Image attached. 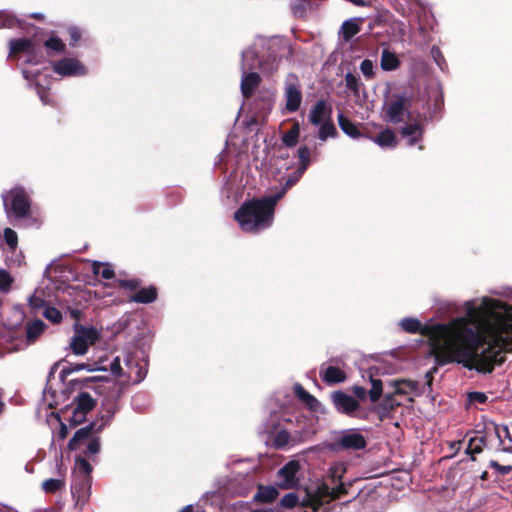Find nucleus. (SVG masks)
<instances>
[{
    "instance_id": "obj_49",
    "label": "nucleus",
    "mask_w": 512,
    "mask_h": 512,
    "mask_svg": "<svg viewBox=\"0 0 512 512\" xmlns=\"http://www.w3.org/2000/svg\"><path fill=\"white\" fill-rule=\"evenodd\" d=\"M67 33L69 35V45L76 47L82 37L81 29L76 26H70L67 28Z\"/></svg>"
},
{
    "instance_id": "obj_2",
    "label": "nucleus",
    "mask_w": 512,
    "mask_h": 512,
    "mask_svg": "<svg viewBox=\"0 0 512 512\" xmlns=\"http://www.w3.org/2000/svg\"><path fill=\"white\" fill-rule=\"evenodd\" d=\"M280 196L254 198L244 202L234 213V219L244 232L257 233L271 226L275 206Z\"/></svg>"
},
{
    "instance_id": "obj_39",
    "label": "nucleus",
    "mask_w": 512,
    "mask_h": 512,
    "mask_svg": "<svg viewBox=\"0 0 512 512\" xmlns=\"http://www.w3.org/2000/svg\"><path fill=\"white\" fill-rule=\"evenodd\" d=\"M65 485L64 480L49 478L42 483V488L46 493L54 494Z\"/></svg>"
},
{
    "instance_id": "obj_42",
    "label": "nucleus",
    "mask_w": 512,
    "mask_h": 512,
    "mask_svg": "<svg viewBox=\"0 0 512 512\" xmlns=\"http://www.w3.org/2000/svg\"><path fill=\"white\" fill-rule=\"evenodd\" d=\"M400 405L399 402L395 399L394 393L386 394L380 403L379 407L385 412L393 411L396 407Z\"/></svg>"
},
{
    "instance_id": "obj_53",
    "label": "nucleus",
    "mask_w": 512,
    "mask_h": 512,
    "mask_svg": "<svg viewBox=\"0 0 512 512\" xmlns=\"http://www.w3.org/2000/svg\"><path fill=\"white\" fill-rule=\"evenodd\" d=\"M310 503H308L309 508H311L314 512H317L320 510V508L325 504L324 499L319 498L315 496L314 494H311L309 496ZM330 501H326V503H329Z\"/></svg>"
},
{
    "instance_id": "obj_5",
    "label": "nucleus",
    "mask_w": 512,
    "mask_h": 512,
    "mask_svg": "<svg viewBox=\"0 0 512 512\" xmlns=\"http://www.w3.org/2000/svg\"><path fill=\"white\" fill-rule=\"evenodd\" d=\"M412 106V96L407 92L393 93L383 106V119L390 123H400L404 121V116H411L410 108Z\"/></svg>"
},
{
    "instance_id": "obj_45",
    "label": "nucleus",
    "mask_w": 512,
    "mask_h": 512,
    "mask_svg": "<svg viewBox=\"0 0 512 512\" xmlns=\"http://www.w3.org/2000/svg\"><path fill=\"white\" fill-rule=\"evenodd\" d=\"M290 433L285 430H279L273 440V444L276 448L280 449L285 447L289 443Z\"/></svg>"
},
{
    "instance_id": "obj_20",
    "label": "nucleus",
    "mask_w": 512,
    "mask_h": 512,
    "mask_svg": "<svg viewBox=\"0 0 512 512\" xmlns=\"http://www.w3.org/2000/svg\"><path fill=\"white\" fill-rule=\"evenodd\" d=\"M294 393L300 401L305 403L306 407L310 411H318L320 407V402L317 400L316 397H314L312 394L306 391L301 384L297 383L294 385Z\"/></svg>"
},
{
    "instance_id": "obj_34",
    "label": "nucleus",
    "mask_w": 512,
    "mask_h": 512,
    "mask_svg": "<svg viewBox=\"0 0 512 512\" xmlns=\"http://www.w3.org/2000/svg\"><path fill=\"white\" fill-rule=\"evenodd\" d=\"M484 437H472L467 445L466 453L471 455V460L475 461V454H479L483 451V446L485 445Z\"/></svg>"
},
{
    "instance_id": "obj_54",
    "label": "nucleus",
    "mask_w": 512,
    "mask_h": 512,
    "mask_svg": "<svg viewBox=\"0 0 512 512\" xmlns=\"http://www.w3.org/2000/svg\"><path fill=\"white\" fill-rule=\"evenodd\" d=\"M490 467L495 469L501 475H508L512 472L511 465H501L497 461L491 460Z\"/></svg>"
},
{
    "instance_id": "obj_59",
    "label": "nucleus",
    "mask_w": 512,
    "mask_h": 512,
    "mask_svg": "<svg viewBox=\"0 0 512 512\" xmlns=\"http://www.w3.org/2000/svg\"><path fill=\"white\" fill-rule=\"evenodd\" d=\"M351 391L358 400H365L368 394L364 387L358 385H354Z\"/></svg>"
},
{
    "instance_id": "obj_44",
    "label": "nucleus",
    "mask_w": 512,
    "mask_h": 512,
    "mask_svg": "<svg viewBox=\"0 0 512 512\" xmlns=\"http://www.w3.org/2000/svg\"><path fill=\"white\" fill-rule=\"evenodd\" d=\"M118 286L122 289L129 290V291H136L140 288L142 281L137 278L133 279H119L117 281Z\"/></svg>"
},
{
    "instance_id": "obj_31",
    "label": "nucleus",
    "mask_w": 512,
    "mask_h": 512,
    "mask_svg": "<svg viewBox=\"0 0 512 512\" xmlns=\"http://www.w3.org/2000/svg\"><path fill=\"white\" fill-rule=\"evenodd\" d=\"M304 171L297 168L283 183L282 189L278 191L274 196H280V199L285 195V193L292 188L303 176Z\"/></svg>"
},
{
    "instance_id": "obj_30",
    "label": "nucleus",
    "mask_w": 512,
    "mask_h": 512,
    "mask_svg": "<svg viewBox=\"0 0 512 512\" xmlns=\"http://www.w3.org/2000/svg\"><path fill=\"white\" fill-rule=\"evenodd\" d=\"M92 470L93 468L88 460L82 456L76 457L73 475L92 477Z\"/></svg>"
},
{
    "instance_id": "obj_64",
    "label": "nucleus",
    "mask_w": 512,
    "mask_h": 512,
    "mask_svg": "<svg viewBox=\"0 0 512 512\" xmlns=\"http://www.w3.org/2000/svg\"><path fill=\"white\" fill-rule=\"evenodd\" d=\"M70 315L73 319L79 321L82 317V312L79 309H70Z\"/></svg>"
},
{
    "instance_id": "obj_13",
    "label": "nucleus",
    "mask_w": 512,
    "mask_h": 512,
    "mask_svg": "<svg viewBox=\"0 0 512 512\" xmlns=\"http://www.w3.org/2000/svg\"><path fill=\"white\" fill-rule=\"evenodd\" d=\"M34 44L35 41H33L30 38L11 39L8 43V59L19 60L22 54H28V52L30 51Z\"/></svg>"
},
{
    "instance_id": "obj_21",
    "label": "nucleus",
    "mask_w": 512,
    "mask_h": 512,
    "mask_svg": "<svg viewBox=\"0 0 512 512\" xmlns=\"http://www.w3.org/2000/svg\"><path fill=\"white\" fill-rule=\"evenodd\" d=\"M128 377L135 383L141 382L147 375V368L134 358L128 357L126 361Z\"/></svg>"
},
{
    "instance_id": "obj_14",
    "label": "nucleus",
    "mask_w": 512,
    "mask_h": 512,
    "mask_svg": "<svg viewBox=\"0 0 512 512\" xmlns=\"http://www.w3.org/2000/svg\"><path fill=\"white\" fill-rule=\"evenodd\" d=\"M332 107L325 100H319L309 113V121L313 125H319L331 119Z\"/></svg>"
},
{
    "instance_id": "obj_60",
    "label": "nucleus",
    "mask_w": 512,
    "mask_h": 512,
    "mask_svg": "<svg viewBox=\"0 0 512 512\" xmlns=\"http://www.w3.org/2000/svg\"><path fill=\"white\" fill-rule=\"evenodd\" d=\"M110 370L115 376H122L123 370L121 367L120 359L119 357H116L110 364Z\"/></svg>"
},
{
    "instance_id": "obj_43",
    "label": "nucleus",
    "mask_w": 512,
    "mask_h": 512,
    "mask_svg": "<svg viewBox=\"0 0 512 512\" xmlns=\"http://www.w3.org/2000/svg\"><path fill=\"white\" fill-rule=\"evenodd\" d=\"M298 158L300 161L298 168L305 172L310 164V150L307 146L298 149Z\"/></svg>"
},
{
    "instance_id": "obj_40",
    "label": "nucleus",
    "mask_w": 512,
    "mask_h": 512,
    "mask_svg": "<svg viewBox=\"0 0 512 512\" xmlns=\"http://www.w3.org/2000/svg\"><path fill=\"white\" fill-rule=\"evenodd\" d=\"M3 236H4V241L8 245L9 249L12 252L15 251L18 246L17 233L13 229L7 227L3 231Z\"/></svg>"
},
{
    "instance_id": "obj_23",
    "label": "nucleus",
    "mask_w": 512,
    "mask_h": 512,
    "mask_svg": "<svg viewBox=\"0 0 512 512\" xmlns=\"http://www.w3.org/2000/svg\"><path fill=\"white\" fill-rule=\"evenodd\" d=\"M338 124L341 130L350 136L351 138L357 139L362 136L359 128L355 123H353L348 117H346L343 113L338 115Z\"/></svg>"
},
{
    "instance_id": "obj_38",
    "label": "nucleus",
    "mask_w": 512,
    "mask_h": 512,
    "mask_svg": "<svg viewBox=\"0 0 512 512\" xmlns=\"http://www.w3.org/2000/svg\"><path fill=\"white\" fill-rule=\"evenodd\" d=\"M337 130L331 119L322 123L319 128V138L322 141L327 140L328 137H335Z\"/></svg>"
},
{
    "instance_id": "obj_25",
    "label": "nucleus",
    "mask_w": 512,
    "mask_h": 512,
    "mask_svg": "<svg viewBox=\"0 0 512 512\" xmlns=\"http://www.w3.org/2000/svg\"><path fill=\"white\" fill-rule=\"evenodd\" d=\"M372 140L382 148H393L397 145L396 135L390 128L381 131L377 136L373 137Z\"/></svg>"
},
{
    "instance_id": "obj_6",
    "label": "nucleus",
    "mask_w": 512,
    "mask_h": 512,
    "mask_svg": "<svg viewBox=\"0 0 512 512\" xmlns=\"http://www.w3.org/2000/svg\"><path fill=\"white\" fill-rule=\"evenodd\" d=\"M367 440L356 429L344 430L339 437L328 445L333 452L357 451L365 449Z\"/></svg>"
},
{
    "instance_id": "obj_11",
    "label": "nucleus",
    "mask_w": 512,
    "mask_h": 512,
    "mask_svg": "<svg viewBox=\"0 0 512 512\" xmlns=\"http://www.w3.org/2000/svg\"><path fill=\"white\" fill-rule=\"evenodd\" d=\"M53 71L61 76H80L86 73L85 66L75 58H62L52 65Z\"/></svg>"
},
{
    "instance_id": "obj_19",
    "label": "nucleus",
    "mask_w": 512,
    "mask_h": 512,
    "mask_svg": "<svg viewBox=\"0 0 512 512\" xmlns=\"http://www.w3.org/2000/svg\"><path fill=\"white\" fill-rule=\"evenodd\" d=\"M158 290L154 285L139 289L130 297L131 302L150 304L157 300Z\"/></svg>"
},
{
    "instance_id": "obj_7",
    "label": "nucleus",
    "mask_w": 512,
    "mask_h": 512,
    "mask_svg": "<svg viewBox=\"0 0 512 512\" xmlns=\"http://www.w3.org/2000/svg\"><path fill=\"white\" fill-rule=\"evenodd\" d=\"M74 332L70 348L76 355L86 354L89 346L95 344L99 338L98 331L94 327H86L79 323H75Z\"/></svg>"
},
{
    "instance_id": "obj_33",
    "label": "nucleus",
    "mask_w": 512,
    "mask_h": 512,
    "mask_svg": "<svg viewBox=\"0 0 512 512\" xmlns=\"http://www.w3.org/2000/svg\"><path fill=\"white\" fill-rule=\"evenodd\" d=\"M300 135V125L298 122H295L290 130L286 132L281 140L287 147H294L297 142Z\"/></svg>"
},
{
    "instance_id": "obj_36",
    "label": "nucleus",
    "mask_w": 512,
    "mask_h": 512,
    "mask_svg": "<svg viewBox=\"0 0 512 512\" xmlns=\"http://www.w3.org/2000/svg\"><path fill=\"white\" fill-rule=\"evenodd\" d=\"M402 384H404L407 387H409V389L412 390V391L416 390L417 387H418V383L416 381H411V380L400 379V380H393V381L389 382V385L391 387L395 388V390L393 392L395 395H405L407 393L401 387Z\"/></svg>"
},
{
    "instance_id": "obj_51",
    "label": "nucleus",
    "mask_w": 512,
    "mask_h": 512,
    "mask_svg": "<svg viewBox=\"0 0 512 512\" xmlns=\"http://www.w3.org/2000/svg\"><path fill=\"white\" fill-rule=\"evenodd\" d=\"M360 70L366 79H372L374 77V65L370 59H365L360 64Z\"/></svg>"
},
{
    "instance_id": "obj_28",
    "label": "nucleus",
    "mask_w": 512,
    "mask_h": 512,
    "mask_svg": "<svg viewBox=\"0 0 512 512\" xmlns=\"http://www.w3.org/2000/svg\"><path fill=\"white\" fill-rule=\"evenodd\" d=\"M342 37L345 41L351 40L360 32V25L357 19H350L343 22L341 26Z\"/></svg>"
},
{
    "instance_id": "obj_48",
    "label": "nucleus",
    "mask_w": 512,
    "mask_h": 512,
    "mask_svg": "<svg viewBox=\"0 0 512 512\" xmlns=\"http://www.w3.org/2000/svg\"><path fill=\"white\" fill-rule=\"evenodd\" d=\"M43 316L52 323L58 324L62 321L61 312L55 307H47L43 312Z\"/></svg>"
},
{
    "instance_id": "obj_32",
    "label": "nucleus",
    "mask_w": 512,
    "mask_h": 512,
    "mask_svg": "<svg viewBox=\"0 0 512 512\" xmlns=\"http://www.w3.org/2000/svg\"><path fill=\"white\" fill-rule=\"evenodd\" d=\"M92 272L96 276H101L103 279L110 280L114 278L115 272L108 264H103L94 261L92 264Z\"/></svg>"
},
{
    "instance_id": "obj_16",
    "label": "nucleus",
    "mask_w": 512,
    "mask_h": 512,
    "mask_svg": "<svg viewBox=\"0 0 512 512\" xmlns=\"http://www.w3.org/2000/svg\"><path fill=\"white\" fill-rule=\"evenodd\" d=\"M92 477L73 475L71 492L78 500H83L89 496Z\"/></svg>"
},
{
    "instance_id": "obj_15",
    "label": "nucleus",
    "mask_w": 512,
    "mask_h": 512,
    "mask_svg": "<svg viewBox=\"0 0 512 512\" xmlns=\"http://www.w3.org/2000/svg\"><path fill=\"white\" fill-rule=\"evenodd\" d=\"M261 76L256 72H246L245 66H243V75L241 80V93L245 99H250L255 89L261 83Z\"/></svg>"
},
{
    "instance_id": "obj_12",
    "label": "nucleus",
    "mask_w": 512,
    "mask_h": 512,
    "mask_svg": "<svg viewBox=\"0 0 512 512\" xmlns=\"http://www.w3.org/2000/svg\"><path fill=\"white\" fill-rule=\"evenodd\" d=\"M299 469L300 464L296 460H291L280 468L278 475L283 479V483L280 484V487L284 489L294 488L298 484L296 474Z\"/></svg>"
},
{
    "instance_id": "obj_24",
    "label": "nucleus",
    "mask_w": 512,
    "mask_h": 512,
    "mask_svg": "<svg viewBox=\"0 0 512 512\" xmlns=\"http://www.w3.org/2000/svg\"><path fill=\"white\" fill-rule=\"evenodd\" d=\"M46 328V324L40 320L36 319L32 322H28L26 324V339L29 343H33L38 339V337L44 332Z\"/></svg>"
},
{
    "instance_id": "obj_4",
    "label": "nucleus",
    "mask_w": 512,
    "mask_h": 512,
    "mask_svg": "<svg viewBox=\"0 0 512 512\" xmlns=\"http://www.w3.org/2000/svg\"><path fill=\"white\" fill-rule=\"evenodd\" d=\"M1 198L5 214L14 226H18L20 221L39 225L38 219L31 215V199L23 187L16 186L4 191Z\"/></svg>"
},
{
    "instance_id": "obj_29",
    "label": "nucleus",
    "mask_w": 512,
    "mask_h": 512,
    "mask_svg": "<svg viewBox=\"0 0 512 512\" xmlns=\"http://www.w3.org/2000/svg\"><path fill=\"white\" fill-rule=\"evenodd\" d=\"M46 61V56L39 45L36 43L30 49L28 54H26L25 63L29 65H39Z\"/></svg>"
},
{
    "instance_id": "obj_55",
    "label": "nucleus",
    "mask_w": 512,
    "mask_h": 512,
    "mask_svg": "<svg viewBox=\"0 0 512 512\" xmlns=\"http://www.w3.org/2000/svg\"><path fill=\"white\" fill-rule=\"evenodd\" d=\"M431 54H432V57L434 58L435 62L437 63V65L440 67V69H443V65L446 64L445 62V59H444V56L442 55V52L441 50L436 47V46H433L431 48Z\"/></svg>"
},
{
    "instance_id": "obj_47",
    "label": "nucleus",
    "mask_w": 512,
    "mask_h": 512,
    "mask_svg": "<svg viewBox=\"0 0 512 512\" xmlns=\"http://www.w3.org/2000/svg\"><path fill=\"white\" fill-rule=\"evenodd\" d=\"M13 283V278L4 269H0V290L4 293H7L11 289V285Z\"/></svg>"
},
{
    "instance_id": "obj_37",
    "label": "nucleus",
    "mask_w": 512,
    "mask_h": 512,
    "mask_svg": "<svg viewBox=\"0 0 512 512\" xmlns=\"http://www.w3.org/2000/svg\"><path fill=\"white\" fill-rule=\"evenodd\" d=\"M43 46L55 53L65 52V43L57 36H53L44 41Z\"/></svg>"
},
{
    "instance_id": "obj_52",
    "label": "nucleus",
    "mask_w": 512,
    "mask_h": 512,
    "mask_svg": "<svg viewBox=\"0 0 512 512\" xmlns=\"http://www.w3.org/2000/svg\"><path fill=\"white\" fill-rule=\"evenodd\" d=\"M100 438L98 436L92 437L88 445L86 447V450L84 451L85 455H94L97 454L100 451Z\"/></svg>"
},
{
    "instance_id": "obj_26",
    "label": "nucleus",
    "mask_w": 512,
    "mask_h": 512,
    "mask_svg": "<svg viewBox=\"0 0 512 512\" xmlns=\"http://www.w3.org/2000/svg\"><path fill=\"white\" fill-rule=\"evenodd\" d=\"M279 495L273 486H259L255 499L262 503H272Z\"/></svg>"
},
{
    "instance_id": "obj_56",
    "label": "nucleus",
    "mask_w": 512,
    "mask_h": 512,
    "mask_svg": "<svg viewBox=\"0 0 512 512\" xmlns=\"http://www.w3.org/2000/svg\"><path fill=\"white\" fill-rule=\"evenodd\" d=\"M315 496L319 497V498H322V499H325L327 497L330 498L331 496V489L329 488V486L325 483H322L321 485H319L317 487V489L315 490V492L313 493Z\"/></svg>"
},
{
    "instance_id": "obj_63",
    "label": "nucleus",
    "mask_w": 512,
    "mask_h": 512,
    "mask_svg": "<svg viewBox=\"0 0 512 512\" xmlns=\"http://www.w3.org/2000/svg\"><path fill=\"white\" fill-rule=\"evenodd\" d=\"M68 436V428L64 423H61L60 430H59V437L60 439H65Z\"/></svg>"
},
{
    "instance_id": "obj_62",
    "label": "nucleus",
    "mask_w": 512,
    "mask_h": 512,
    "mask_svg": "<svg viewBox=\"0 0 512 512\" xmlns=\"http://www.w3.org/2000/svg\"><path fill=\"white\" fill-rule=\"evenodd\" d=\"M115 414V409L113 407H110L106 410V413L101 415L100 420L101 423H105V426L108 425V423L112 420L113 416Z\"/></svg>"
},
{
    "instance_id": "obj_3",
    "label": "nucleus",
    "mask_w": 512,
    "mask_h": 512,
    "mask_svg": "<svg viewBox=\"0 0 512 512\" xmlns=\"http://www.w3.org/2000/svg\"><path fill=\"white\" fill-rule=\"evenodd\" d=\"M487 329L492 341L490 343L486 341V344H488L486 348H491L489 355L494 362V369L496 365H501L506 361L502 351H512V306L507 307L504 313H493L487 322ZM480 351H482V348Z\"/></svg>"
},
{
    "instance_id": "obj_9",
    "label": "nucleus",
    "mask_w": 512,
    "mask_h": 512,
    "mask_svg": "<svg viewBox=\"0 0 512 512\" xmlns=\"http://www.w3.org/2000/svg\"><path fill=\"white\" fill-rule=\"evenodd\" d=\"M73 403L75 406L68 421L71 426L75 427L86 420L87 414L95 408L97 402L88 392H80L74 398Z\"/></svg>"
},
{
    "instance_id": "obj_8",
    "label": "nucleus",
    "mask_w": 512,
    "mask_h": 512,
    "mask_svg": "<svg viewBox=\"0 0 512 512\" xmlns=\"http://www.w3.org/2000/svg\"><path fill=\"white\" fill-rule=\"evenodd\" d=\"M331 402L338 413L345 414L349 417L366 419L365 416L359 415L360 403L353 396L337 390L331 393Z\"/></svg>"
},
{
    "instance_id": "obj_50",
    "label": "nucleus",
    "mask_w": 512,
    "mask_h": 512,
    "mask_svg": "<svg viewBox=\"0 0 512 512\" xmlns=\"http://www.w3.org/2000/svg\"><path fill=\"white\" fill-rule=\"evenodd\" d=\"M88 370V371H92L93 369L90 368V365L89 364H85V363H81V364H74V363H69L68 366L64 367L63 370L61 371V374L62 376H67V375H70L74 372H77V371H80V370Z\"/></svg>"
},
{
    "instance_id": "obj_27",
    "label": "nucleus",
    "mask_w": 512,
    "mask_h": 512,
    "mask_svg": "<svg viewBox=\"0 0 512 512\" xmlns=\"http://www.w3.org/2000/svg\"><path fill=\"white\" fill-rule=\"evenodd\" d=\"M400 66V60L395 53L384 49L381 54V68L384 71H393Z\"/></svg>"
},
{
    "instance_id": "obj_18",
    "label": "nucleus",
    "mask_w": 512,
    "mask_h": 512,
    "mask_svg": "<svg viewBox=\"0 0 512 512\" xmlns=\"http://www.w3.org/2000/svg\"><path fill=\"white\" fill-rule=\"evenodd\" d=\"M320 377L327 385L339 384L347 379L345 371L336 366L322 368L320 370Z\"/></svg>"
},
{
    "instance_id": "obj_58",
    "label": "nucleus",
    "mask_w": 512,
    "mask_h": 512,
    "mask_svg": "<svg viewBox=\"0 0 512 512\" xmlns=\"http://www.w3.org/2000/svg\"><path fill=\"white\" fill-rule=\"evenodd\" d=\"M468 398L471 402H477V403H480V404H484L487 402L488 400V397L485 393L483 392H470L468 394Z\"/></svg>"
},
{
    "instance_id": "obj_17",
    "label": "nucleus",
    "mask_w": 512,
    "mask_h": 512,
    "mask_svg": "<svg viewBox=\"0 0 512 512\" xmlns=\"http://www.w3.org/2000/svg\"><path fill=\"white\" fill-rule=\"evenodd\" d=\"M285 108L288 112H296L302 103V93L295 84H287L285 87Z\"/></svg>"
},
{
    "instance_id": "obj_46",
    "label": "nucleus",
    "mask_w": 512,
    "mask_h": 512,
    "mask_svg": "<svg viewBox=\"0 0 512 512\" xmlns=\"http://www.w3.org/2000/svg\"><path fill=\"white\" fill-rule=\"evenodd\" d=\"M298 503H299L298 495L293 492L284 495L282 497V499L280 500L281 506L284 508H287V509H293L294 507H296L298 505Z\"/></svg>"
},
{
    "instance_id": "obj_35",
    "label": "nucleus",
    "mask_w": 512,
    "mask_h": 512,
    "mask_svg": "<svg viewBox=\"0 0 512 512\" xmlns=\"http://www.w3.org/2000/svg\"><path fill=\"white\" fill-rule=\"evenodd\" d=\"M371 389L368 392L370 401L376 403L379 401L383 394V383L380 379L373 378V374H370Z\"/></svg>"
},
{
    "instance_id": "obj_61",
    "label": "nucleus",
    "mask_w": 512,
    "mask_h": 512,
    "mask_svg": "<svg viewBox=\"0 0 512 512\" xmlns=\"http://www.w3.org/2000/svg\"><path fill=\"white\" fill-rule=\"evenodd\" d=\"M94 381H95V378L88 377V378H84V379H74V380H71L70 384H71L72 387H75L77 385H79L80 387H89V384L94 382Z\"/></svg>"
},
{
    "instance_id": "obj_10",
    "label": "nucleus",
    "mask_w": 512,
    "mask_h": 512,
    "mask_svg": "<svg viewBox=\"0 0 512 512\" xmlns=\"http://www.w3.org/2000/svg\"><path fill=\"white\" fill-rule=\"evenodd\" d=\"M105 428V423L98 424L97 422H91L88 425L78 429L73 437L68 442V449L74 451L86 440H90L95 437Z\"/></svg>"
},
{
    "instance_id": "obj_1",
    "label": "nucleus",
    "mask_w": 512,
    "mask_h": 512,
    "mask_svg": "<svg viewBox=\"0 0 512 512\" xmlns=\"http://www.w3.org/2000/svg\"><path fill=\"white\" fill-rule=\"evenodd\" d=\"M402 329L411 334L419 333L429 340L430 355L438 365L461 364L468 370L489 374L493 372L491 348H484L486 337L462 318L446 324L423 325L418 319L406 317L401 320Z\"/></svg>"
},
{
    "instance_id": "obj_41",
    "label": "nucleus",
    "mask_w": 512,
    "mask_h": 512,
    "mask_svg": "<svg viewBox=\"0 0 512 512\" xmlns=\"http://www.w3.org/2000/svg\"><path fill=\"white\" fill-rule=\"evenodd\" d=\"M345 85L348 90H350L354 95L359 94L360 90V81L359 78L351 72H348L345 75Z\"/></svg>"
},
{
    "instance_id": "obj_57",
    "label": "nucleus",
    "mask_w": 512,
    "mask_h": 512,
    "mask_svg": "<svg viewBox=\"0 0 512 512\" xmlns=\"http://www.w3.org/2000/svg\"><path fill=\"white\" fill-rule=\"evenodd\" d=\"M347 493L348 491L345 485L341 482L337 487L331 489L330 501L339 499L342 495H345Z\"/></svg>"
},
{
    "instance_id": "obj_22",
    "label": "nucleus",
    "mask_w": 512,
    "mask_h": 512,
    "mask_svg": "<svg viewBox=\"0 0 512 512\" xmlns=\"http://www.w3.org/2000/svg\"><path fill=\"white\" fill-rule=\"evenodd\" d=\"M400 132L403 137H409L408 145L414 146L422 139L424 130L421 124L410 123L405 125Z\"/></svg>"
}]
</instances>
